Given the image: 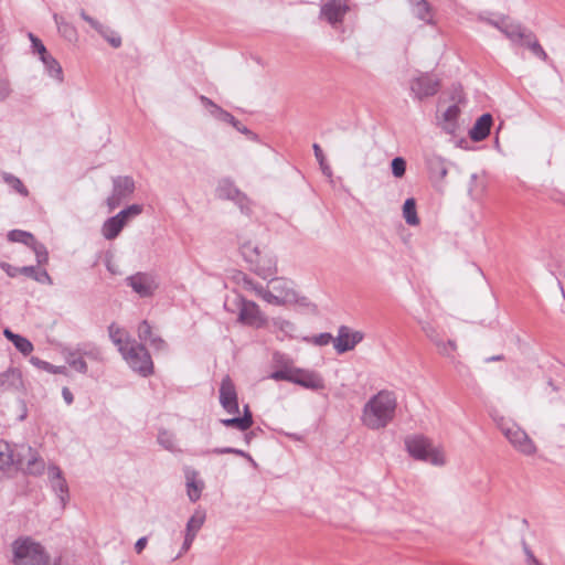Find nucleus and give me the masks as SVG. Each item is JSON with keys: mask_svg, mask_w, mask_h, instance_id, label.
Returning <instances> with one entry per match:
<instances>
[{"mask_svg": "<svg viewBox=\"0 0 565 565\" xmlns=\"http://www.w3.org/2000/svg\"><path fill=\"white\" fill-rule=\"evenodd\" d=\"M397 398L394 392L382 390L363 406L361 420L371 430H380L391 424L395 417Z\"/></svg>", "mask_w": 565, "mask_h": 565, "instance_id": "1", "label": "nucleus"}, {"mask_svg": "<svg viewBox=\"0 0 565 565\" xmlns=\"http://www.w3.org/2000/svg\"><path fill=\"white\" fill-rule=\"evenodd\" d=\"M26 470L29 473L38 475L44 469V462L41 459L31 457L24 465L22 455L15 452V449L6 440L0 439V479L9 477L15 470Z\"/></svg>", "mask_w": 565, "mask_h": 565, "instance_id": "2", "label": "nucleus"}, {"mask_svg": "<svg viewBox=\"0 0 565 565\" xmlns=\"http://www.w3.org/2000/svg\"><path fill=\"white\" fill-rule=\"evenodd\" d=\"M13 565H49L44 547L30 537L13 543Z\"/></svg>", "mask_w": 565, "mask_h": 565, "instance_id": "3", "label": "nucleus"}, {"mask_svg": "<svg viewBox=\"0 0 565 565\" xmlns=\"http://www.w3.org/2000/svg\"><path fill=\"white\" fill-rule=\"evenodd\" d=\"M270 288L265 294V302L274 306H285L288 303L308 305L306 297H298V294L291 287L292 282L285 278H273L269 281Z\"/></svg>", "mask_w": 565, "mask_h": 565, "instance_id": "4", "label": "nucleus"}, {"mask_svg": "<svg viewBox=\"0 0 565 565\" xmlns=\"http://www.w3.org/2000/svg\"><path fill=\"white\" fill-rule=\"evenodd\" d=\"M497 425L515 450L525 456H532L536 452V446L534 441L518 424L504 418H500L497 422Z\"/></svg>", "mask_w": 565, "mask_h": 565, "instance_id": "5", "label": "nucleus"}, {"mask_svg": "<svg viewBox=\"0 0 565 565\" xmlns=\"http://www.w3.org/2000/svg\"><path fill=\"white\" fill-rule=\"evenodd\" d=\"M120 354L139 375L147 377L153 373V362L145 344L132 341Z\"/></svg>", "mask_w": 565, "mask_h": 565, "instance_id": "6", "label": "nucleus"}, {"mask_svg": "<svg viewBox=\"0 0 565 565\" xmlns=\"http://www.w3.org/2000/svg\"><path fill=\"white\" fill-rule=\"evenodd\" d=\"M408 454L417 460L428 461L436 466L445 463L443 454L431 447L430 441L423 435H412L405 438Z\"/></svg>", "mask_w": 565, "mask_h": 565, "instance_id": "7", "label": "nucleus"}, {"mask_svg": "<svg viewBox=\"0 0 565 565\" xmlns=\"http://www.w3.org/2000/svg\"><path fill=\"white\" fill-rule=\"evenodd\" d=\"M136 184L129 175H118L113 178V191L107 198V205L110 210L116 209L120 203L130 198L135 192Z\"/></svg>", "mask_w": 565, "mask_h": 565, "instance_id": "8", "label": "nucleus"}, {"mask_svg": "<svg viewBox=\"0 0 565 565\" xmlns=\"http://www.w3.org/2000/svg\"><path fill=\"white\" fill-rule=\"evenodd\" d=\"M220 404L228 414L236 415L239 413L238 397L234 382L230 375H225L218 390Z\"/></svg>", "mask_w": 565, "mask_h": 565, "instance_id": "9", "label": "nucleus"}, {"mask_svg": "<svg viewBox=\"0 0 565 565\" xmlns=\"http://www.w3.org/2000/svg\"><path fill=\"white\" fill-rule=\"evenodd\" d=\"M239 313L238 321L243 324L260 328L265 326L266 318L263 316L258 305L254 301L238 297Z\"/></svg>", "mask_w": 565, "mask_h": 565, "instance_id": "10", "label": "nucleus"}, {"mask_svg": "<svg viewBox=\"0 0 565 565\" xmlns=\"http://www.w3.org/2000/svg\"><path fill=\"white\" fill-rule=\"evenodd\" d=\"M126 281L141 298L151 297L159 286L156 278L148 273H136L127 277Z\"/></svg>", "mask_w": 565, "mask_h": 565, "instance_id": "11", "label": "nucleus"}, {"mask_svg": "<svg viewBox=\"0 0 565 565\" xmlns=\"http://www.w3.org/2000/svg\"><path fill=\"white\" fill-rule=\"evenodd\" d=\"M439 87V79L427 73L411 81V90L418 100L434 96Z\"/></svg>", "mask_w": 565, "mask_h": 565, "instance_id": "12", "label": "nucleus"}, {"mask_svg": "<svg viewBox=\"0 0 565 565\" xmlns=\"http://www.w3.org/2000/svg\"><path fill=\"white\" fill-rule=\"evenodd\" d=\"M350 8L345 0H328L320 8V18L328 21L331 25L342 23Z\"/></svg>", "mask_w": 565, "mask_h": 565, "instance_id": "13", "label": "nucleus"}, {"mask_svg": "<svg viewBox=\"0 0 565 565\" xmlns=\"http://www.w3.org/2000/svg\"><path fill=\"white\" fill-rule=\"evenodd\" d=\"M364 338V334L360 331L351 332L347 326H341L338 330V337L333 340V345L339 354L351 351L359 344Z\"/></svg>", "mask_w": 565, "mask_h": 565, "instance_id": "14", "label": "nucleus"}, {"mask_svg": "<svg viewBox=\"0 0 565 565\" xmlns=\"http://www.w3.org/2000/svg\"><path fill=\"white\" fill-rule=\"evenodd\" d=\"M51 489L56 493L60 499L62 508H65L70 494L68 486L63 477L62 470L57 466H50L47 469Z\"/></svg>", "mask_w": 565, "mask_h": 565, "instance_id": "15", "label": "nucleus"}, {"mask_svg": "<svg viewBox=\"0 0 565 565\" xmlns=\"http://www.w3.org/2000/svg\"><path fill=\"white\" fill-rule=\"evenodd\" d=\"M294 384L311 391L324 390L323 377L316 371L297 367Z\"/></svg>", "mask_w": 565, "mask_h": 565, "instance_id": "16", "label": "nucleus"}, {"mask_svg": "<svg viewBox=\"0 0 565 565\" xmlns=\"http://www.w3.org/2000/svg\"><path fill=\"white\" fill-rule=\"evenodd\" d=\"M137 332L139 340L149 343L156 351L168 350L167 342L160 335L153 334L152 328L147 320L139 323Z\"/></svg>", "mask_w": 565, "mask_h": 565, "instance_id": "17", "label": "nucleus"}, {"mask_svg": "<svg viewBox=\"0 0 565 565\" xmlns=\"http://www.w3.org/2000/svg\"><path fill=\"white\" fill-rule=\"evenodd\" d=\"M249 269L260 278L267 279L277 273L276 258L262 253Z\"/></svg>", "mask_w": 565, "mask_h": 565, "instance_id": "18", "label": "nucleus"}, {"mask_svg": "<svg viewBox=\"0 0 565 565\" xmlns=\"http://www.w3.org/2000/svg\"><path fill=\"white\" fill-rule=\"evenodd\" d=\"M532 31L519 22L507 20L502 34L514 45H523V42Z\"/></svg>", "mask_w": 565, "mask_h": 565, "instance_id": "19", "label": "nucleus"}, {"mask_svg": "<svg viewBox=\"0 0 565 565\" xmlns=\"http://www.w3.org/2000/svg\"><path fill=\"white\" fill-rule=\"evenodd\" d=\"M492 122L491 114L487 113L481 115L470 129L469 137L477 142L484 140L490 134Z\"/></svg>", "mask_w": 565, "mask_h": 565, "instance_id": "20", "label": "nucleus"}, {"mask_svg": "<svg viewBox=\"0 0 565 565\" xmlns=\"http://www.w3.org/2000/svg\"><path fill=\"white\" fill-rule=\"evenodd\" d=\"M185 480H186V493L191 502H196L201 498L202 490L204 488V483L201 480H198V471L191 468L185 469Z\"/></svg>", "mask_w": 565, "mask_h": 565, "instance_id": "21", "label": "nucleus"}, {"mask_svg": "<svg viewBox=\"0 0 565 565\" xmlns=\"http://www.w3.org/2000/svg\"><path fill=\"white\" fill-rule=\"evenodd\" d=\"M108 334L111 342L117 347L118 351L121 353L124 350L135 341L129 337V334L125 331V329L117 326L115 322L110 323L108 327Z\"/></svg>", "mask_w": 565, "mask_h": 565, "instance_id": "22", "label": "nucleus"}, {"mask_svg": "<svg viewBox=\"0 0 565 565\" xmlns=\"http://www.w3.org/2000/svg\"><path fill=\"white\" fill-rule=\"evenodd\" d=\"M460 115L458 105H450L443 114L440 126L443 130L449 135H454L458 128L457 119Z\"/></svg>", "mask_w": 565, "mask_h": 565, "instance_id": "23", "label": "nucleus"}, {"mask_svg": "<svg viewBox=\"0 0 565 565\" xmlns=\"http://www.w3.org/2000/svg\"><path fill=\"white\" fill-rule=\"evenodd\" d=\"M3 334L23 355H29L33 351L34 347L32 342L25 337L12 332L9 328L3 330Z\"/></svg>", "mask_w": 565, "mask_h": 565, "instance_id": "24", "label": "nucleus"}, {"mask_svg": "<svg viewBox=\"0 0 565 565\" xmlns=\"http://www.w3.org/2000/svg\"><path fill=\"white\" fill-rule=\"evenodd\" d=\"M53 20L57 26L58 33L67 41L75 42L78 39L76 28L67 22L61 14L54 13Z\"/></svg>", "mask_w": 565, "mask_h": 565, "instance_id": "25", "label": "nucleus"}, {"mask_svg": "<svg viewBox=\"0 0 565 565\" xmlns=\"http://www.w3.org/2000/svg\"><path fill=\"white\" fill-rule=\"evenodd\" d=\"M21 384V373L17 369H9L0 374V388L2 391L18 388Z\"/></svg>", "mask_w": 565, "mask_h": 565, "instance_id": "26", "label": "nucleus"}, {"mask_svg": "<svg viewBox=\"0 0 565 565\" xmlns=\"http://www.w3.org/2000/svg\"><path fill=\"white\" fill-rule=\"evenodd\" d=\"M238 282L245 290L253 292L256 297L265 301V294H267L268 287H265L262 284L254 281L246 274L242 273L239 274Z\"/></svg>", "mask_w": 565, "mask_h": 565, "instance_id": "27", "label": "nucleus"}, {"mask_svg": "<svg viewBox=\"0 0 565 565\" xmlns=\"http://www.w3.org/2000/svg\"><path fill=\"white\" fill-rule=\"evenodd\" d=\"M426 163L431 178L443 180L447 175L448 169L440 157H430L427 159Z\"/></svg>", "mask_w": 565, "mask_h": 565, "instance_id": "28", "label": "nucleus"}, {"mask_svg": "<svg viewBox=\"0 0 565 565\" xmlns=\"http://www.w3.org/2000/svg\"><path fill=\"white\" fill-rule=\"evenodd\" d=\"M40 60L42 61L45 71L52 78L56 79L58 83L64 81L62 66L55 57L49 53L46 56H43Z\"/></svg>", "mask_w": 565, "mask_h": 565, "instance_id": "29", "label": "nucleus"}, {"mask_svg": "<svg viewBox=\"0 0 565 565\" xmlns=\"http://www.w3.org/2000/svg\"><path fill=\"white\" fill-rule=\"evenodd\" d=\"M206 519L205 511L203 510H195L194 513L191 515V518L188 520L185 525V533L196 537V534L203 526Z\"/></svg>", "mask_w": 565, "mask_h": 565, "instance_id": "30", "label": "nucleus"}, {"mask_svg": "<svg viewBox=\"0 0 565 565\" xmlns=\"http://www.w3.org/2000/svg\"><path fill=\"white\" fill-rule=\"evenodd\" d=\"M124 228V222L117 220L115 216H111L105 221L102 227L103 236L106 239H115Z\"/></svg>", "mask_w": 565, "mask_h": 565, "instance_id": "31", "label": "nucleus"}, {"mask_svg": "<svg viewBox=\"0 0 565 565\" xmlns=\"http://www.w3.org/2000/svg\"><path fill=\"white\" fill-rule=\"evenodd\" d=\"M216 192L220 199L233 201L235 198H242L241 191L234 185L232 181L227 179H224L218 183Z\"/></svg>", "mask_w": 565, "mask_h": 565, "instance_id": "32", "label": "nucleus"}, {"mask_svg": "<svg viewBox=\"0 0 565 565\" xmlns=\"http://www.w3.org/2000/svg\"><path fill=\"white\" fill-rule=\"evenodd\" d=\"M522 46L527 47L532 52V54L534 56H536L537 58H540V60H542L544 62L548 61V55L546 54V52L544 51V49L542 47V45L537 41L536 35L533 32L527 34V38L523 42Z\"/></svg>", "mask_w": 565, "mask_h": 565, "instance_id": "33", "label": "nucleus"}, {"mask_svg": "<svg viewBox=\"0 0 565 565\" xmlns=\"http://www.w3.org/2000/svg\"><path fill=\"white\" fill-rule=\"evenodd\" d=\"M20 273L38 282L52 284V278L45 269L38 270L34 266H23L20 268Z\"/></svg>", "mask_w": 565, "mask_h": 565, "instance_id": "34", "label": "nucleus"}, {"mask_svg": "<svg viewBox=\"0 0 565 565\" xmlns=\"http://www.w3.org/2000/svg\"><path fill=\"white\" fill-rule=\"evenodd\" d=\"M403 217L408 225L415 226L419 224V218L416 211V201L414 198H408L404 202Z\"/></svg>", "mask_w": 565, "mask_h": 565, "instance_id": "35", "label": "nucleus"}, {"mask_svg": "<svg viewBox=\"0 0 565 565\" xmlns=\"http://www.w3.org/2000/svg\"><path fill=\"white\" fill-rule=\"evenodd\" d=\"M66 362L76 372L85 374L87 373V363L81 355V351L72 350L66 353Z\"/></svg>", "mask_w": 565, "mask_h": 565, "instance_id": "36", "label": "nucleus"}, {"mask_svg": "<svg viewBox=\"0 0 565 565\" xmlns=\"http://www.w3.org/2000/svg\"><path fill=\"white\" fill-rule=\"evenodd\" d=\"M414 14L422 21L431 24V7L426 0H415Z\"/></svg>", "mask_w": 565, "mask_h": 565, "instance_id": "37", "label": "nucleus"}, {"mask_svg": "<svg viewBox=\"0 0 565 565\" xmlns=\"http://www.w3.org/2000/svg\"><path fill=\"white\" fill-rule=\"evenodd\" d=\"M241 254L245 262L249 264V267L254 264V262L259 257L262 250L259 247L252 242H246L239 247Z\"/></svg>", "mask_w": 565, "mask_h": 565, "instance_id": "38", "label": "nucleus"}, {"mask_svg": "<svg viewBox=\"0 0 565 565\" xmlns=\"http://www.w3.org/2000/svg\"><path fill=\"white\" fill-rule=\"evenodd\" d=\"M94 30L97 31L114 49L121 46L122 41L120 35L108 26L100 23V28H95Z\"/></svg>", "mask_w": 565, "mask_h": 565, "instance_id": "39", "label": "nucleus"}, {"mask_svg": "<svg viewBox=\"0 0 565 565\" xmlns=\"http://www.w3.org/2000/svg\"><path fill=\"white\" fill-rule=\"evenodd\" d=\"M8 239L10 242L22 243L28 246H31L35 241L34 236L31 233L22 231V230L10 231L8 233Z\"/></svg>", "mask_w": 565, "mask_h": 565, "instance_id": "40", "label": "nucleus"}, {"mask_svg": "<svg viewBox=\"0 0 565 565\" xmlns=\"http://www.w3.org/2000/svg\"><path fill=\"white\" fill-rule=\"evenodd\" d=\"M220 423L225 427H234L241 431H246L250 428L248 416L223 418Z\"/></svg>", "mask_w": 565, "mask_h": 565, "instance_id": "41", "label": "nucleus"}, {"mask_svg": "<svg viewBox=\"0 0 565 565\" xmlns=\"http://www.w3.org/2000/svg\"><path fill=\"white\" fill-rule=\"evenodd\" d=\"M297 367L284 366L270 373L269 379L294 383Z\"/></svg>", "mask_w": 565, "mask_h": 565, "instance_id": "42", "label": "nucleus"}, {"mask_svg": "<svg viewBox=\"0 0 565 565\" xmlns=\"http://www.w3.org/2000/svg\"><path fill=\"white\" fill-rule=\"evenodd\" d=\"M199 99L201 104L210 110V114L217 119L220 116L224 117L225 119L228 118L227 115H225V109H223L221 106L216 105L212 99L204 95H200Z\"/></svg>", "mask_w": 565, "mask_h": 565, "instance_id": "43", "label": "nucleus"}, {"mask_svg": "<svg viewBox=\"0 0 565 565\" xmlns=\"http://www.w3.org/2000/svg\"><path fill=\"white\" fill-rule=\"evenodd\" d=\"M76 351H81V355L85 360V358L93 360V361H99L102 359V352L99 348H97L94 344H83L75 349Z\"/></svg>", "mask_w": 565, "mask_h": 565, "instance_id": "44", "label": "nucleus"}, {"mask_svg": "<svg viewBox=\"0 0 565 565\" xmlns=\"http://www.w3.org/2000/svg\"><path fill=\"white\" fill-rule=\"evenodd\" d=\"M158 443L164 449L169 451L175 450V437L172 433L166 429H161L158 434Z\"/></svg>", "mask_w": 565, "mask_h": 565, "instance_id": "45", "label": "nucleus"}, {"mask_svg": "<svg viewBox=\"0 0 565 565\" xmlns=\"http://www.w3.org/2000/svg\"><path fill=\"white\" fill-rule=\"evenodd\" d=\"M225 115H227L228 118L225 119L224 117L220 116L217 120L232 125L237 131L242 132L243 135L254 136V134L239 120H237L231 113L225 110Z\"/></svg>", "mask_w": 565, "mask_h": 565, "instance_id": "46", "label": "nucleus"}, {"mask_svg": "<svg viewBox=\"0 0 565 565\" xmlns=\"http://www.w3.org/2000/svg\"><path fill=\"white\" fill-rule=\"evenodd\" d=\"M211 452L215 454V455L232 454V455H236V456L246 458L252 463H255V461L252 458V456L248 452H246V451H244L242 449H237V448H233V447H217V448H214L213 450H211Z\"/></svg>", "mask_w": 565, "mask_h": 565, "instance_id": "47", "label": "nucleus"}, {"mask_svg": "<svg viewBox=\"0 0 565 565\" xmlns=\"http://www.w3.org/2000/svg\"><path fill=\"white\" fill-rule=\"evenodd\" d=\"M392 173L395 178H403L406 172V161L402 157H395L391 162Z\"/></svg>", "mask_w": 565, "mask_h": 565, "instance_id": "48", "label": "nucleus"}, {"mask_svg": "<svg viewBox=\"0 0 565 565\" xmlns=\"http://www.w3.org/2000/svg\"><path fill=\"white\" fill-rule=\"evenodd\" d=\"M31 246H33L38 264H46L49 260V253L46 250V247L43 244L38 243L36 241H34V243Z\"/></svg>", "mask_w": 565, "mask_h": 565, "instance_id": "49", "label": "nucleus"}, {"mask_svg": "<svg viewBox=\"0 0 565 565\" xmlns=\"http://www.w3.org/2000/svg\"><path fill=\"white\" fill-rule=\"evenodd\" d=\"M31 363L39 366L40 369H43V370L49 371L54 374L62 373V370L65 369L64 366H54L51 363L43 361L36 356L31 358Z\"/></svg>", "mask_w": 565, "mask_h": 565, "instance_id": "50", "label": "nucleus"}, {"mask_svg": "<svg viewBox=\"0 0 565 565\" xmlns=\"http://www.w3.org/2000/svg\"><path fill=\"white\" fill-rule=\"evenodd\" d=\"M29 38L32 43L33 52L39 54L40 58H42L43 56H46V54H49L46 47L44 46V44L42 43V41L39 38H36L33 33H29Z\"/></svg>", "mask_w": 565, "mask_h": 565, "instance_id": "51", "label": "nucleus"}, {"mask_svg": "<svg viewBox=\"0 0 565 565\" xmlns=\"http://www.w3.org/2000/svg\"><path fill=\"white\" fill-rule=\"evenodd\" d=\"M273 324L278 330L282 331L286 334H290L295 331V324L286 319L282 318H276L273 321Z\"/></svg>", "mask_w": 565, "mask_h": 565, "instance_id": "52", "label": "nucleus"}, {"mask_svg": "<svg viewBox=\"0 0 565 565\" xmlns=\"http://www.w3.org/2000/svg\"><path fill=\"white\" fill-rule=\"evenodd\" d=\"M436 345L439 349V352L444 355L449 356L457 348L456 342L452 340H448L447 342H443L439 339L435 341Z\"/></svg>", "mask_w": 565, "mask_h": 565, "instance_id": "53", "label": "nucleus"}, {"mask_svg": "<svg viewBox=\"0 0 565 565\" xmlns=\"http://www.w3.org/2000/svg\"><path fill=\"white\" fill-rule=\"evenodd\" d=\"M7 181L20 194H22L24 196H26L29 194L26 186L23 184V182L19 178H17L14 175H10L7 178Z\"/></svg>", "mask_w": 565, "mask_h": 565, "instance_id": "54", "label": "nucleus"}, {"mask_svg": "<svg viewBox=\"0 0 565 565\" xmlns=\"http://www.w3.org/2000/svg\"><path fill=\"white\" fill-rule=\"evenodd\" d=\"M334 338L329 332H323L317 334L312 339V343L319 347L328 345L330 342H333Z\"/></svg>", "mask_w": 565, "mask_h": 565, "instance_id": "55", "label": "nucleus"}, {"mask_svg": "<svg viewBox=\"0 0 565 565\" xmlns=\"http://www.w3.org/2000/svg\"><path fill=\"white\" fill-rule=\"evenodd\" d=\"M241 196L242 198H235L233 201L238 205V207L241 209V211L245 214H249L250 213V207H249V200L247 199V196L241 192Z\"/></svg>", "mask_w": 565, "mask_h": 565, "instance_id": "56", "label": "nucleus"}, {"mask_svg": "<svg viewBox=\"0 0 565 565\" xmlns=\"http://www.w3.org/2000/svg\"><path fill=\"white\" fill-rule=\"evenodd\" d=\"M481 20L484 21L487 24L498 29L502 33L503 26L505 25L508 18L502 17L499 20H494V19H490V18H487V19L481 18Z\"/></svg>", "mask_w": 565, "mask_h": 565, "instance_id": "57", "label": "nucleus"}, {"mask_svg": "<svg viewBox=\"0 0 565 565\" xmlns=\"http://www.w3.org/2000/svg\"><path fill=\"white\" fill-rule=\"evenodd\" d=\"M0 267L2 270L6 271V274L9 276V277H17L20 273V268L21 267H14L12 265H10L9 263H6V262H2L0 264Z\"/></svg>", "mask_w": 565, "mask_h": 565, "instance_id": "58", "label": "nucleus"}, {"mask_svg": "<svg viewBox=\"0 0 565 565\" xmlns=\"http://www.w3.org/2000/svg\"><path fill=\"white\" fill-rule=\"evenodd\" d=\"M11 87L8 79H0V99H6L11 94Z\"/></svg>", "mask_w": 565, "mask_h": 565, "instance_id": "59", "label": "nucleus"}, {"mask_svg": "<svg viewBox=\"0 0 565 565\" xmlns=\"http://www.w3.org/2000/svg\"><path fill=\"white\" fill-rule=\"evenodd\" d=\"M523 551H524V554H525V564L526 565H536V561L537 558L535 557V555L533 554V552L531 551V548L529 547V545L523 542Z\"/></svg>", "mask_w": 565, "mask_h": 565, "instance_id": "60", "label": "nucleus"}, {"mask_svg": "<svg viewBox=\"0 0 565 565\" xmlns=\"http://www.w3.org/2000/svg\"><path fill=\"white\" fill-rule=\"evenodd\" d=\"M79 15H81V18H82L85 22H87V23H88L93 29H95V28H100V22H98L96 19H94V18H92L90 15H88L84 9H82V10L79 11Z\"/></svg>", "mask_w": 565, "mask_h": 565, "instance_id": "61", "label": "nucleus"}, {"mask_svg": "<svg viewBox=\"0 0 565 565\" xmlns=\"http://www.w3.org/2000/svg\"><path fill=\"white\" fill-rule=\"evenodd\" d=\"M194 539H195L194 536H191L185 533L184 541L181 546V552H180L179 556L182 555L183 553H186L191 548Z\"/></svg>", "mask_w": 565, "mask_h": 565, "instance_id": "62", "label": "nucleus"}, {"mask_svg": "<svg viewBox=\"0 0 565 565\" xmlns=\"http://www.w3.org/2000/svg\"><path fill=\"white\" fill-rule=\"evenodd\" d=\"M129 216H137L142 213L143 206L141 204H132L125 209Z\"/></svg>", "mask_w": 565, "mask_h": 565, "instance_id": "63", "label": "nucleus"}, {"mask_svg": "<svg viewBox=\"0 0 565 565\" xmlns=\"http://www.w3.org/2000/svg\"><path fill=\"white\" fill-rule=\"evenodd\" d=\"M312 149H313L315 157H316L317 161L319 162V164H323V160H326V157L322 152L321 147L318 143H313Z\"/></svg>", "mask_w": 565, "mask_h": 565, "instance_id": "64", "label": "nucleus"}]
</instances>
